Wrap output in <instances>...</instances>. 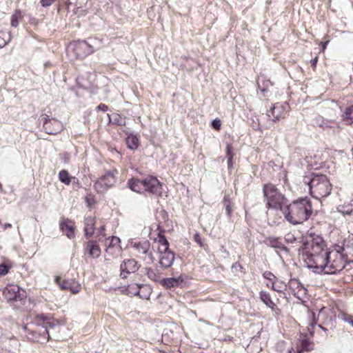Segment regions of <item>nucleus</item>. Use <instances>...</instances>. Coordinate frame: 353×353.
I'll list each match as a JSON object with an SVG mask.
<instances>
[{"label":"nucleus","mask_w":353,"mask_h":353,"mask_svg":"<svg viewBox=\"0 0 353 353\" xmlns=\"http://www.w3.org/2000/svg\"><path fill=\"white\" fill-rule=\"evenodd\" d=\"M263 276L265 279L269 280L271 283L276 279V276L272 272L268 271L265 272Z\"/></svg>","instance_id":"473e14b6"},{"label":"nucleus","mask_w":353,"mask_h":353,"mask_svg":"<svg viewBox=\"0 0 353 353\" xmlns=\"http://www.w3.org/2000/svg\"><path fill=\"white\" fill-rule=\"evenodd\" d=\"M194 241L201 247L203 248L204 246L203 241L199 234L196 233L194 236Z\"/></svg>","instance_id":"f704fd0d"},{"label":"nucleus","mask_w":353,"mask_h":353,"mask_svg":"<svg viewBox=\"0 0 353 353\" xmlns=\"http://www.w3.org/2000/svg\"><path fill=\"white\" fill-rule=\"evenodd\" d=\"M163 284L167 288L177 286L179 284V279L168 278L163 280Z\"/></svg>","instance_id":"7c9ffc66"},{"label":"nucleus","mask_w":353,"mask_h":353,"mask_svg":"<svg viewBox=\"0 0 353 353\" xmlns=\"http://www.w3.org/2000/svg\"><path fill=\"white\" fill-rule=\"evenodd\" d=\"M337 210H338V212H339L340 213H341L343 215L350 214L353 211L352 208L351 206L345 207V206H343V205H339L337 208Z\"/></svg>","instance_id":"2f4dec72"},{"label":"nucleus","mask_w":353,"mask_h":353,"mask_svg":"<svg viewBox=\"0 0 353 353\" xmlns=\"http://www.w3.org/2000/svg\"><path fill=\"white\" fill-rule=\"evenodd\" d=\"M34 323L39 327L41 326L44 329L38 339V341H41L42 339L48 341L50 335L48 330L52 329L60 324L59 321L55 320L50 316L45 315L43 314H37L34 317Z\"/></svg>","instance_id":"39448f33"},{"label":"nucleus","mask_w":353,"mask_h":353,"mask_svg":"<svg viewBox=\"0 0 353 353\" xmlns=\"http://www.w3.org/2000/svg\"><path fill=\"white\" fill-rule=\"evenodd\" d=\"M89 254L93 258H98L101 254V249L95 242L89 241L87 245Z\"/></svg>","instance_id":"4be33fe9"},{"label":"nucleus","mask_w":353,"mask_h":353,"mask_svg":"<svg viewBox=\"0 0 353 353\" xmlns=\"http://www.w3.org/2000/svg\"><path fill=\"white\" fill-rule=\"evenodd\" d=\"M281 211L284 217L291 224H301L312 214V202L307 197L301 198L284 207Z\"/></svg>","instance_id":"f257e3e1"},{"label":"nucleus","mask_w":353,"mask_h":353,"mask_svg":"<svg viewBox=\"0 0 353 353\" xmlns=\"http://www.w3.org/2000/svg\"><path fill=\"white\" fill-rule=\"evenodd\" d=\"M59 180L65 185H69L72 180H75V177L70 176L69 173L67 170H61L59 173Z\"/></svg>","instance_id":"5701e85b"},{"label":"nucleus","mask_w":353,"mask_h":353,"mask_svg":"<svg viewBox=\"0 0 353 353\" xmlns=\"http://www.w3.org/2000/svg\"><path fill=\"white\" fill-rule=\"evenodd\" d=\"M253 343H254V342H253V343H252V344H251V345H248V348H249V349L251 347V345H253Z\"/></svg>","instance_id":"6e6d98bb"},{"label":"nucleus","mask_w":353,"mask_h":353,"mask_svg":"<svg viewBox=\"0 0 353 353\" xmlns=\"http://www.w3.org/2000/svg\"><path fill=\"white\" fill-rule=\"evenodd\" d=\"M132 287H135V289H136V290H140V289H141V288H148V287H147V286H145V285H143V284H142V285H140V284H134V285H133L132 286ZM134 294H135V295L140 296V297H142V298H143V296L140 295V292H139V290H136V291L134 292Z\"/></svg>","instance_id":"c9c22d12"},{"label":"nucleus","mask_w":353,"mask_h":353,"mask_svg":"<svg viewBox=\"0 0 353 353\" xmlns=\"http://www.w3.org/2000/svg\"><path fill=\"white\" fill-rule=\"evenodd\" d=\"M342 117L343 121H346L347 123L350 124L353 123V105L345 110Z\"/></svg>","instance_id":"c85d7f7f"},{"label":"nucleus","mask_w":353,"mask_h":353,"mask_svg":"<svg viewBox=\"0 0 353 353\" xmlns=\"http://www.w3.org/2000/svg\"><path fill=\"white\" fill-rule=\"evenodd\" d=\"M260 299L268 307L271 308L276 314L280 312L276 304L272 301L270 295L264 291L260 292Z\"/></svg>","instance_id":"6ab92c4d"},{"label":"nucleus","mask_w":353,"mask_h":353,"mask_svg":"<svg viewBox=\"0 0 353 353\" xmlns=\"http://www.w3.org/2000/svg\"><path fill=\"white\" fill-rule=\"evenodd\" d=\"M97 110H101V111H103V112H106L108 110V107L103 104V103H101L99 104L97 108H96Z\"/></svg>","instance_id":"37998d69"},{"label":"nucleus","mask_w":353,"mask_h":353,"mask_svg":"<svg viewBox=\"0 0 353 353\" xmlns=\"http://www.w3.org/2000/svg\"><path fill=\"white\" fill-rule=\"evenodd\" d=\"M110 122L119 125L125 124V119L119 114H113L112 115L108 114Z\"/></svg>","instance_id":"a878e982"},{"label":"nucleus","mask_w":353,"mask_h":353,"mask_svg":"<svg viewBox=\"0 0 353 353\" xmlns=\"http://www.w3.org/2000/svg\"><path fill=\"white\" fill-rule=\"evenodd\" d=\"M310 325H311V328H310V327H309V328H308V331L310 332V334H313V330H312V329H313V326H314V323H313V322H312V323H310Z\"/></svg>","instance_id":"3c124183"},{"label":"nucleus","mask_w":353,"mask_h":353,"mask_svg":"<svg viewBox=\"0 0 353 353\" xmlns=\"http://www.w3.org/2000/svg\"><path fill=\"white\" fill-rule=\"evenodd\" d=\"M11 266H8L5 264H0V276L7 274Z\"/></svg>","instance_id":"72a5a7b5"},{"label":"nucleus","mask_w":353,"mask_h":353,"mask_svg":"<svg viewBox=\"0 0 353 353\" xmlns=\"http://www.w3.org/2000/svg\"><path fill=\"white\" fill-rule=\"evenodd\" d=\"M130 188L136 192H141L144 190V183L143 180L138 179H132L128 181Z\"/></svg>","instance_id":"412c9836"},{"label":"nucleus","mask_w":353,"mask_h":353,"mask_svg":"<svg viewBox=\"0 0 353 353\" xmlns=\"http://www.w3.org/2000/svg\"><path fill=\"white\" fill-rule=\"evenodd\" d=\"M318 61V57H316L314 59L312 60V67L314 68L316 67V64Z\"/></svg>","instance_id":"8fccbe9b"},{"label":"nucleus","mask_w":353,"mask_h":353,"mask_svg":"<svg viewBox=\"0 0 353 353\" xmlns=\"http://www.w3.org/2000/svg\"><path fill=\"white\" fill-rule=\"evenodd\" d=\"M128 147L131 150H134L138 147L139 139L134 135H129L126 139Z\"/></svg>","instance_id":"bb28decb"},{"label":"nucleus","mask_w":353,"mask_h":353,"mask_svg":"<svg viewBox=\"0 0 353 353\" xmlns=\"http://www.w3.org/2000/svg\"><path fill=\"white\" fill-rule=\"evenodd\" d=\"M87 2V0H77V4H79V6H77V9L79 10L80 8H81V4L82 3H85Z\"/></svg>","instance_id":"49530a36"},{"label":"nucleus","mask_w":353,"mask_h":353,"mask_svg":"<svg viewBox=\"0 0 353 353\" xmlns=\"http://www.w3.org/2000/svg\"><path fill=\"white\" fill-rule=\"evenodd\" d=\"M60 228L69 239L74 237L75 226L73 221L68 219H63L60 223Z\"/></svg>","instance_id":"dca6fc26"},{"label":"nucleus","mask_w":353,"mask_h":353,"mask_svg":"<svg viewBox=\"0 0 353 353\" xmlns=\"http://www.w3.org/2000/svg\"><path fill=\"white\" fill-rule=\"evenodd\" d=\"M301 183L302 187H307L311 195L317 199L325 197L331 193L332 185L323 174L303 176Z\"/></svg>","instance_id":"7ed1b4c3"},{"label":"nucleus","mask_w":353,"mask_h":353,"mask_svg":"<svg viewBox=\"0 0 353 353\" xmlns=\"http://www.w3.org/2000/svg\"><path fill=\"white\" fill-rule=\"evenodd\" d=\"M144 190L153 194H161V185L159 180L154 176H148L143 180Z\"/></svg>","instance_id":"4468645a"},{"label":"nucleus","mask_w":353,"mask_h":353,"mask_svg":"<svg viewBox=\"0 0 353 353\" xmlns=\"http://www.w3.org/2000/svg\"><path fill=\"white\" fill-rule=\"evenodd\" d=\"M159 264L161 268H170L174 260V253L168 249L166 251L158 250Z\"/></svg>","instance_id":"2eb2a0df"},{"label":"nucleus","mask_w":353,"mask_h":353,"mask_svg":"<svg viewBox=\"0 0 353 353\" xmlns=\"http://www.w3.org/2000/svg\"><path fill=\"white\" fill-rule=\"evenodd\" d=\"M301 347L303 350L306 351H309L312 350L311 347H310V342L307 339H303L301 342Z\"/></svg>","instance_id":"e433bc0d"},{"label":"nucleus","mask_w":353,"mask_h":353,"mask_svg":"<svg viewBox=\"0 0 353 353\" xmlns=\"http://www.w3.org/2000/svg\"><path fill=\"white\" fill-rule=\"evenodd\" d=\"M225 210H226V212H227L228 215V216H230L231 212H232V208H231V206H230V204H228V205H226V208H225Z\"/></svg>","instance_id":"de8ad7c7"},{"label":"nucleus","mask_w":353,"mask_h":353,"mask_svg":"<svg viewBox=\"0 0 353 353\" xmlns=\"http://www.w3.org/2000/svg\"><path fill=\"white\" fill-rule=\"evenodd\" d=\"M267 286L270 287V285L267 283ZM271 288L276 292H282L285 290L286 285L283 282L276 279L271 283Z\"/></svg>","instance_id":"b1692460"},{"label":"nucleus","mask_w":353,"mask_h":353,"mask_svg":"<svg viewBox=\"0 0 353 353\" xmlns=\"http://www.w3.org/2000/svg\"><path fill=\"white\" fill-rule=\"evenodd\" d=\"M120 239L117 236H112L110 237V243L106 248V253L108 254H113L112 250L114 249L118 252H121V247L120 245Z\"/></svg>","instance_id":"aec40b11"},{"label":"nucleus","mask_w":353,"mask_h":353,"mask_svg":"<svg viewBox=\"0 0 353 353\" xmlns=\"http://www.w3.org/2000/svg\"><path fill=\"white\" fill-rule=\"evenodd\" d=\"M330 251L327 248L325 241L320 237L313 239L311 251L307 258V263L310 268L325 274V268L329 262Z\"/></svg>","instance_id":"f03ea898"},{"label":"nucleus","mask_w":353,"mask_h":353,"mask_svg":"<svg viewBox=\"0 0 353 353\" xmlns=\"http://www.w3.org/2000/svg\"><path fill=\"white\" fill-rule=\"evenodd\" d=\"M232 158H233V157L230 156V158H228V165H229V166H231V165H232Z\"/></svg>","instance_id":"864d4df0"},{"label":"nucleus","mask_w":353,"mask_h":353,"mask_svg":"<svg viewBox=\"0 0 353 353\" xmlns=\"http://www.w3.org/2000/svg\"><path fill=\"white\" fill-rule=\"evenodd\" d=\"M43 128L49 134H56L63 129V124L61 121L55 119H48L45 117Z\"/></svg>","instance_id":"ddd939ff"},{"label":"nucleus","mask_w":353,"mask_h":353,"mask_svg":"<svg viewBox=\"0 0 353 353\" xmlns=\"http://www.w3.org/2000/svg\"><path fill=\"white\" fill-rule=\"evenodd\" d=\"M263 190L266 206L268 209L281 210L283 209V204L285 201V197L274 185H264Z\"/></svg>","instance_id":"20e7f679"},{"label":"nucleus","mask_w":353,"mask_h":353,"mask_svg":"<svg viewBox=\"0 0 353 353\" xmlns=\"http://www.w3.org/2000/svg\"><path fill=\"white\" fill-rule=\"evenodd\" d=\"M22 19L21 10H16L11 16V26L16 28L19 26V21Z\"/></svg>","instance_id":"393cba45"},{"label":"nucleus","mask_w":353,"mask_h":353,"mask_svg":"<svg viewBox=\"0 0 353 353\" xmlns=\"http://www.w3.org/2000/svg\"><path fill=\"white\" fill-rule=\"evenodd\" d=\"M290 106L287 103H277L274 105L270 112L274 117L272 121L276 122L280 119L285 118Z\"/></svg>","instance_id":"9b49d317"},{"label":"nucleus","mask_w":353,"mask_h":353,"mask_svg":"<svg viewBox=\"0 0 353 353\" xmlns=\"http://www.w3.org/2000/svg\"><path fill=\"white\" fill-rule=\"evenodd\" d=\"M221 121L218 119H215L212 121V126L215 129V130H219L220 128H221Z\"/></svg>","instance_id":"ea45409f"},{"label":"nucleus","mask_w":353,"mask_h":353,"mask_svg":"<svg viewBox=\"0 0 353 353\" xmlns=\"http://www.w3.org/2000/svg\"><path fill=\"white\" fill-rule=\"evenodd\" d=\"M12 226L10 223H6L3 225V230H6L8 228H10Z\"/></svg>","instance_id":"603ef678"},{"label":"nucleus","mask_w":353,"mask_h":353,"mask_svg":"<svg viewBox=\"0 0 353 353\" xmlns=\"http://www.w3.org/2000/svg\"><path fill=\"white\" fill-rule=\"evenodd\" d=\"M269 244L272 247H274V248H280L281 247V243H279L276 239L270 240Z\"/></svg>","instance_id":"79ce46f5"},{"label":"nucleus","mask_w":353,"mask_h":353,"mask_svg":"<svg viewBox=\"0 0 353 353\" xmlns=\"http://www.w3.org/2000/svg\"><path fill=\"white\" fill-rule=\"evenodd\" d=\"M326 44H327V42H325V43L323 44V50L325 48Z\"/></svg>","instance_id":"5fc2aeb1"},{"label":"nucleus","mask_w":353,"mask_h":353,"mask_svg":"<svg viewBox=\"0 0 353 353\" xmlns=\"http://www.w3.org/2000/svg\"><path fill=\"white\" fill-rule=\"evenodd\" d=\"M3 294L8 301L22 300L25 298V292H20V288L17 285H8L3 291Z\"/></svg>","instance_id":"1a4fd4ad"},{"label":"nucleus","mask_w":353,"mask_h":353,"mask_svg":"<svg viewBox=\"0 0 353 353\" xmlns=\"http://www.w3.org/2000/svg\"><path fill=\"white\" fill-rule=\"evenodd\" d=\"M68 51L77 59H84L94 52V47L85 41H78L71 43Z\"/></svg>","instance_id":"0eeeda50"},{"label":"nucleus","mask_w":353,"mask_h":353,"mask_svg":"<svg viewBox=\"0 0 353 353\" xmlns=\"http://www.w3.org/2000/svg\"><path fill=\"white\" fill-rule=\"evenodd\" d=\"M139 267L138 262L134 259H125L120 265V276L125 279L129 274L137 272Z\"/></svg>","instance_id":"9d476101"},{"label":"nucleus","mask_w":353,"mask_h":353,"mask_svg":"<svg viewBox=\"0 0 353 353\" xmlns=\"http://www.w3.org/2000/svg\"><path fill=\"white\" fill-rule=\"evenodd\" d=\"M11 39L10 33L0 31V48L4 47Z\"/></svg>","instance_id":"c756f323"},{"label":"nucleus","mask_w":353,"mask_h":353,"mask_svg":"<svg viewBox=\"0 0 353 353\" xmlns=\"http://www.w3.org/2000/svg\"><path fill=\"white\" fill-rule=\"evenodd\" d=\"M134 247L137 249L139 253L148 254L149 263H152L154 259L151 253H149L150 250V242L148 241H143L141 242L135 243Z\"/></svg>","instance_id":"a211bd4d"},{"label":"nucleus","mask_w":353,"mask_h":353,"mask_svg":"<svg viewBox=\"0 0 353 353\" xmlns=\"http://www.w3.org/2000/svg\"><path fill=\"white\" fill-rule=\"evenodd\" d=\"M55 281L61 289L69 290L72 294H77L81 291V286L75 280H61L60 277H57Z\"/></svg>","instance_id":"f8f14e48"},{"label":"nucleus","mask_w":353,"mask_h":353,"mask_svg":"<svg viewBox=\"0 0 353 353\" xmlns=\"http://www.w3.org/2000/svg\"><path fill=\"white\" fill-rule=\"evenodd\" d=\"M345 321L353 326V319L352 317H347L345 319Z\"/></svg>","instance_id":"09e8293b"},{"label":"nucleus","mask_w":353,"mask_h":353,"mask_svg":"<svg viewBox=\"0 0 353 353\" xmlns=\"http://www.w3.org/2000/svg\"><path fill=\"white\" fill-rule=\"evenodd\" d=\"M345 256L337 250H332L330 253L329 262L325 268V274H336L345 267Z\"/></svg>","instance_id":"423d86ee"},{"label":"nucleus","mask_w":353,"mask_h":353,"mask_svg":"<svg viewBox=\"0 0 353 353\" xmlns=\"http://www.w3.org/2000/svg\"><path fill=\"white\" fill-rule=\"evenodd\" d=\"M56 0H40L41 5L43 7H49Z\"/></svg>","instance_id":"58836bf2"},{"label":"nucleus","mask_w":353,"mask_h":353,"mask_svg":"<svg viewBox=\"0 0 353 353\" xmlns=\"http://www.w3.org/2000/svg\"><path fill=\"white\" fill-rule=\"evenodd\" d=\"M332 123L329 121H323L319 125L323 128H329L332 127Z\"/></svg>","instance_id":"a19ab883"},{"label":"nucleus","mask_w":353,"mask_h":353,"mask_svg":"<svg viewBox=\"0 0 353 353\" xmlns=\"http://www.w3.org/2000/svg\"><path fill=\"white\" fill-rule=\"evenodd\" d=\"M117 171L115 169L107 171L94 184V189L98 192H103L108 188L114 185L116 183V174Z\"/></svg>","instance_id":"6e6552de"},{"label":"nucleus","mask_w":353,"mask_h":353,"mask_svg":"<svg viewBox=\"0 0 353 353\" xmlns=\"http://www.w3.org/2000/svg\"><path fill=\"white\" fill-rule=\"evenodd\" d=\"M157 243L158 245L157 250L166 251L169 248L168 241L163 236H159Z\"/></svg>","instance_id":"cd10ccee"},{"label":"nucleus","mask_w":353,"mask_h":353,"mask_svg":"<svg viewBox=\"0 0 353 353\" xmlns=\"http://www.w3.org/2000/svg\"><path fill=\"white\" fill-rule=\"evenodd\" d=\"M105 225H101L99 229L97 230V234L99 236H104V232H105Z\"/></svg>","instance_id":"c03bdc74"},{"label":"nucleus","mask_w":353,"mask_h":353,"mask_svg":"<svg viewBox=\"0 0 353 353\" xmlns=\"http://www.w3.org/2000/svg\"><path fill=\"white\" fill-rule=\"evenodd\" d=\"M226 152L228 158H230V156L233 157L232 151L230 145H228L226 148Z\"/></svg>","instance_id":"a18cd8bd"},{"label":"nucleus","mask_w":353,"mask_h":353,"mask_svg":"<svg viewBox=\"0 0 353 353\" xmlns=\"http://www.w3.org/2000/svg\"><path fill=\"white\" fill-rule=\"evenodd\" d=\"M96 217L88 216L84 221V234L87 239L91 237L95 231Z\"/></svg>","instance_id":"f3484780"},{"label":"nucleus","mask_w":353,"mask_h":353,"mask_svg":"<svg viewBox=\"0 0 353 353\" xmlns=\"http://www.w3.org/2000/svg\"><path fill=\"white\" fill-rule=\"evenodd\" d=\"M146 274L151 280H155L156 274L151 268H146Z\"/></svg>","instance_id":"4c0bfd02"}]
</instances>
